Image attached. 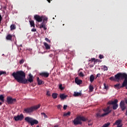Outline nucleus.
<instances>
[{"label": "nucleus", "instance_id": "1", "mask_svg": "<svg viewBox=\"0 0 127 127\" xmlns=\"http://www.w3.org/2000/svg\"><path fill=\"white\" fill-rule=\"evenodd\" d=\"M12 76L18 82L24 84L33 82L34 77L31 73L28 75L29 77L26 78V74L23 70H18L16 72H13Z\"/></svg>", "mask_w": 127, "mask_h": 127}, {"label": "nucleus", "instance_id": "2", "mask_svg": "<svg viewBox=\"0 0 127 127\" xmlns=\"http://www.w3.org/2000/svg\"><path fill=\"white\" fill-rule=\"evenodd\" d=\"M115 77L118 80H123L125 79L123 86H127V73H125V72H119V73L116 74ZM126 89H127V86Z\"/></svg>", "mask_w": 127, "mask_h": 127}, {"label": "nucleus", "instance_id": "3", "mask_svg": "<svg viewBox=\"0 0 127 127\" xmlns=\"http://www.w3.org/2000/svg\"><path fill=\"white\" fill-rule=\"evenodd\" d=\"M103 111L105 112V113L102 115H100L99 113H98L96 114V117L97 119H99L100 118L104 117L105 116L108 115L112 112V111L110 110V106H108L107 108L103 109Z\"/></svg>", "mask_w": 127, "mask_h": 127}, {"label": "nucleus", "instance_id": "4", "mask_svg": "<svg viewBox=\"0 0 127 127\" xmlns=\"http://www.w3.org/2000/svg\"><path fill=\"white\" fill-rule=\"evenodd\" d=\"M41 105L39 104L38 105L31 107L30 108H27L24 109L23 113L26 114H30L32 113L34 111L37 110L38 109L40 108Z\"/></svg>", "mask_w": 127, "mask_h": 127}, {"label": "nucleus", "instance_id": "5", "mask_svg": "<svg viewBox=\"0 0 127 127\" xmlns=\"http://www.w3.org/2000/svg\"><path fill=\"white\" fill-rule=\"evenodd\" d=\"M24 120L26 122H27L29 124H30L31 126L39 124V122L37 120H34L33 118H31L30 117H26Z\"/></svg>", "mask_w": 127, "mask_h": 127}, {"label": "nucleus", "instance_id": "6", "mask_svg": "<svg viewBox=\"0 0 127 127\" xmlns=\"http://www.w3.org/2000/svg\"><path fill=\"white\" fill-rule=\"evenodd\" d=\"M118 103V100L116 99L114 101H109L108 103V105H113V109L114 110H116V109H117V108L119 107Z\"/></svg>", "mask_w": 127, "mask_h": 127}, {"label": "nucleus", "instance_id": "7", "mask_svg": "<svg viewBox=\"0 0 127 127\" xmlns=\"http://www.w3.org/2000/svg\"><path fill=\"white\" fill-rule=\"evenodd\" d=\"M34 19L38 22H41L43 19V16H40L39 15L36 14L34 16Z\"/></svg>", "mask_w": 127, "mask_h": 127}, {"label": "nucleus", "instance_id": "8", "mask_svg": "<svg viewBox=\"0 0 127 127\" xmlns=\"http://www.w3.org/2000/svg\"><path fill=\"white\" fill-rule=\"evenodd\" d=\"M7 102L8 104H13L14 103L16 102V99H12V98L10 97H7Z\"/></svg>", "mask_w": 127, "mask_h": 127}, {"label": "nucleus", "instance_id": "9", "mask_svg": "<svg viewBox=\"0 0 127 127\" xmlns=\"http://www.w3.org/2000/svg\"><path fill=\"white\" fill-rule=\"evenodd\" d=\"M24 117L22 114H21L20 115H17V116L14 117V120L15 121H22L24 119Z\"/></svg>", "mask_w": 127, "mask_h": 127}, {"label": "nucleus", "instance_id": "10", "mask_svg": "<svg viewBox=\"0 0 127 127\" xmlns=\"http://www.w3.org/2000/svg\"><path fill=\"white\" fill-rule=\"evenodd\" d=\"M73 122L74 125H81L82 124V123H81V122H80L79 116L77 117L76 119H75Z\"/></svg>", "mask_w": 127, "mask_h": 127}, {"label": "nucleus", "instance_id": "11", "mask_svg": "<svg viewBox=\"0 0 127 127\" xmlns=\"http://www.w3.org/2000/svg\"><path fill=\"white\" fill-rule=\"evenodd\" d=\"M39 75L42 77H44L47 78L49 77L50 73L49 72H47L46 71H43V72H41L39 73Z\"/></svg>", "mask_w": 127, "mask_h": 127}, {"label": "nucleus", "instance_id": "12", "mask_svg": "<svg viewBox=\"0 0 127 127\" xmlns=\"http://www.w3.org/2000/svg\"><path fill=\"white\" fill-rule=\"evenodd\" d=\"M120 106L122 109V111H124L126 109V107L125 106V102L124 101H122L120 103Z\"/></svg>", "mask_w": 127, "mask_h": 127}, {"label": "nucleus", "instance_id": "13", "mask_svg": "<svg viewBox=\"0 0 127 127\" xmlns=\"http://www.w3.org/2000/svg\"><path fill=\"white\" fill-rule=\"evenodd\" d=\"M75 82L77 85H80L82 83V80H81V79H78V77H76L75 79Z\"/></svg>", "mask_w": 127, "mask_h": 127}, {"label": "nucleus", "instance_id": "14", "mask_svg": "<svg viewBox=\"0 0 127 127\" xmlns=\"http://www.w3.org/2000/svg\"><path fill=\"white\" fill-rule=\"evenodd\" d=\"M37 81L38 82V85H41L44 83V81H43V80H42V79H39V77H37Z\"/></svg>", "mask_w": 127, "mask_h": 127}, {"label": "nucleus", "instance_id": "15", "mask_svg": "<svg viewBox=\"0 0 127 127\" xmlns=\"http://www.w3.org/2000/svg\"><path fill=\"white\" fill-rule=\"evenodd\" d=\"M45 25H46V23L42 22L40 26V29L44 28V30H47V28L46 27Z\"/></svg>", "mask_w": 127, "mask_h": 127}, {"label": "nucleus", "instance_id": "16", "mask_svg": "<svg viewBox=\"0 0 127 127\" xmlns=\"http://www.w3.org/2000/svg\"><path fill=\"white\" fill-rule=\"evenodd\" d=\"M29 22H30L31 27H33V28L35 27V23H34V20H30Z\"/></svg>", "mask_w": 127, "mask_h": 127}, {"label": "nucleus", "instance_id": "17", "mask_svg": "<svg viewBox=\"0 0 127 127\" xmlns=\"http://www.w3.org/2000/svg\"><path fill=\"white\" fill-rule=\"evenodd\" d=\"M121 83H117V84L115 85V87L117 88L118 89H120V88H123L126 86H123V83L122 86H120Z\"/></svg>", "mask_w": 127, "mask_h": 127}, {"label": "nucleus", "instance_id": "18", "mask_svg": "<svg viewBox=\"0 0 127 127\" xmlns=\"http://www.w3.org/2000/svg\"><path fill=\"white\" fill-rule=\"evenodd\" d=\"M80 121H83V122H85L86 121L88 120L87 119L85 118V117H83V116H78Z\"/></svg>", "mask_w": 127, "mask_h": 127}, {"label": "nucleus", "instance_id": "19", "mask_svg": "<svg viewBox=\"0 0 127 127\" xmlns=\"http://www.w3.org/2000/svg\"><path fill=\"white\" fill-rule=\"evenodd\" d=\"M12 39V35L8 34L6 37V39L7 40L11 41Z\"/></svg>", "mask_w": 127, "mask_h": 127}, {"label": "nucleus", "instance_id": "20", "mask_svg": "<svg viewBox=\"0 0 127 127\" xmlns=\"http://www.w3.org/2000/svg\"><path fill=\"white\" fill-rule=\"evenodd\" d=\"M44 46L46 47V50H50L51 48L50 46L46 42H44Z\"/></svg>", "mask_w": 127, "mask_h": 127}, {"label": "nucleus", "instance_id": "21", "mask_svg": "<svg viewBox=\"0 0 127 127\" xmlns=\"http://www.w3.org/2000/svg\"><path fill=\"white\" fill-rule=\"evenodd\" d=\"M67 97V95H65L64 94H61L60 96V98H61L62 100H64Z\"/></svg>", "mask_w": 127, "mask_h": 127}, {"label": "nucleus", "instance_id": "22", "mask_svg": "<svg viewBox=\"0 0 127 127\" xmlns=\"http://www.w3.org/2000/svg\"><path fill=\"white\" fill-rule=\"evenodd\" d=\"M122 122V121L121 120H118L116 122V123L114 124V125H116L117 126H119Z\"/></svg>", "mask_w": 127, "mask_h": 127}, {"label": "nucleus", "instance_id": "23", "mask_svg": "<svg viewBox=\"0 0 127 127\" xmlns=\"http://www.w3.org/2000/svg\"><path fill=\"white\" fill-rule=\"evenodd\" d=\"M0 101L2 103H4V96L3 95H0Z\"/></svg>", "mask_w": 127, "mask_h": 127}, {"label": "nucleus", "instance_id": "24", "mask_svg": "<svg viewBox=\"0 0 127 127\" xmlns=\"http://www.w3.org/2000/svg\"><path fill=\"white\" fill-rule=\"evenodd\" d=\"M94 79H95V77H94L93 74H92L91 75H90V81L91 83H92L93 82Z\"/></svg>", "mask_w": 127, "mask_h": 127}, {"label": "nucleus", "instance_id": "25", "mask_svg": "<svg viewBox=\"0 0 127 127\" xmlns=\"http://www.w3.org/2000/svg\"><path fill=\"white\" fill-rule=\"evenodd\" d=\"M115 77H114V76H111V77H110V79L111 80H114V81L117 80L118 82H119L120 79H117L116 78V75L115 76Z\"/></svg>", "mask_w": 127, "mask_h": 127}, {"label": "nucleus", "instance_id": "26", "mask_svg": "<svg viewBox=\"0 0 127 127\" xmlns=\"http://www.w3.org/2000/svg\"><path fill=\"white\" fill-rule=\"evenodd\" d=\"M82 95L81 93L80 92H74V96L75 97H78V96H81Z\"/></svg>", "mask_w": 127, "mask_h": 127}, {"label": "nucleus", "instance_id": "27", "mask_svg": "<svg viewBox=\"0 0 127 127\" xmlns=\"http://www.w3.org/2000/svg\"><path fill=\"white\" fill-rule=\"evenodd\" d=\"M15 25L14 24H12L10 25V30L11 31H12L13 30H15Z\"/></svg>", "mask_w": 127, "mask_h": 127}, {"label": "nucleus", "instance_id": "28", "mask_svg": "<svg viewBox=\"0 0 127 127\" xmlns=\"http://www.w3.org/2000/svg\"><path fill=\"white\" fill-rule=\"evenodd\" d=\"M57 96H58V94L57 93H53L52 94V97L53 98V99H56L57 98Z\"/></svg>", "mask_w": 127, "mask_h": 127}, {"label": "nucleus", "instance_id": "29", "mask_svg": "<svg viewBox=\"0 0 127 127\" xmlns=\"http://www.w3.org/2000/svg\"><path fill=\"white\" fill-rule=\"evenodd\" d=\"M70 114H71V113L70 112H67L66 113H64V117L69 116L70 115Z\"/></svg>", "mask_w": 127, "mask_h": 127}, {"label": "nucleus", "instance_id": "30", "mask_svg": "<svg viewBox=\"0 0 127 127\" xmlns=\"http://www.w3.org/2000/svg\"><path fill=\"white\" fill-rule=\"evenodd\" d=\"M43 23H45V21H46V23H47V21H48V18L47 17H44V16H43Z\"/></svg>", "mask_w": 127, "mask_h": 127}, {"label": "nucleus", "instance_id": "31", "mask_svg": "<svg viewBox=\"0 0 127 127\" xmlns=\"http://www.w3.org/2000/svg\"><path fill=\"white\" fill-rule=\"evenodd\" d=\"M110 125V123H108L107 124H105L102 127H109V126Z\"/></svg>", "mask_w": 127, "mask_h": 127}, {"label": "nucleus", "instance_id": "32", "mask_svg": "<svg viewBox=\"0 0 127 127\" xmlns=\"http://www.w3.org/2000/svg\"><path fill=\"white\" fill-rule=\"evenodd\" d=\"M6 71H2V70H0V76L2 74H6Z\"/></svg>", "mask_w": 127, "mask_h": 127}, {"label": "nucleus", "instance_id": "33", "mask_svg": "<svg viewBox=\"0 0 127 127\" xmlns=\"http://www.w3.org/2000/svg\"><path fill=\"white\" fill-rule=\"evenodd\" d=\"M94 88L92 86L90 85L89 86V90L90 91V92H92L93 91Z\"/></svg>", "mask_w": 127, "mask_h": 127}, {"label": "nucleus", "instance_id": "34", "mask_svg": "<svg viewBox=\"0 0 127 127\" xmlns=\"http://www.w3.org/2000/svg\"><path fill=\"white\" fill-rule=\"evenodd\" d=\"M78 75L80 77H83L84 76V74H83V72L81 71L80 72H79V73H78Z\"/></svg>", "mask_w": 127, "mask_h": 127}, {"label": "nucleus", "instance_id": "35", "mask_svg": "<svg viewBox=\"0 0 127 127\" xmlns=\"http://www.w3.org/2000/svg\"><path fill=\"white\" fill-rule=\"evenodd\" d=\"M41 115H44V117L45 119H46V118H48V116L44 113H42Z\"/></svg>", "mask_w": 127, "mask_h": 127}, {"label": "nucleus", "instance_id": "36", "mask_svg": "<svg viewBox=\"0 0 127 127\" xmlns=\"http://www.w3.org/2000/svg\"><path fill=\"white\" fill-rule=\"evenodd\" d=\"M45 40L48 43H51V41L50 39H49L48 38L46 37Z\"/></svg>", "mask_w": 127, "mask_h": 127}, {"label": "nucleus", "instance_id": "37", "mask_svg": "<svg viewBox=\"0 0 127 127\" xmlns=\"http://www.w3.org/2000/svg\"><path fill=\"white\" fill-rule=\"evenodd\" d=\"M59 88L62 90H63L64 89V88L63 87L62 84L60 85Z\"/></svg>", "mask_w": 127, "mask_h": 127}, {"label": "nucleus", "instance_id": "38", "mask_svg": "<svg viewBox=\"0 0 127 127\" xmlns=\"http://www.w3.org/2000/svg\"><path fill=\"white\" fill-rule=\"evenodd\" d=\"M104 71H107L108 70V67L106 66V65H104Z\"/></svg>", "mask_w": 127, "mask_h": 127}, {"label": "nucleus", "instance_id": "39", "mask_svg": "<svg viewBox=\"0 0 127 127\" xmlns=\"http://www.w3.org/2000/svg\"><path fill=\"white\" fill-rule=\"evenodd\" d=\"M97 61H98V60H96V61H95V59H91V60H90V61H91L92 62L94 61V63H95L97 62Z\"/></svg>", "mask_w": 127, "mask_h": 127}, {"label": "nucleus", "instance_id": "40", "mask_svg": "<svg viewBox=\"0 0 127 127\" xmlns=\"http://www.w3.org/2000/svg\"><path fill=\"white\" fill-rule=\"evenodd\" d=\"M104 88H105V89L107 90V89H108V85H106V83H104Z\"/></svg>", "mask_w": 127, "mask_h": 127}, {"label": "nucleus", "instance_id": "41", "mask_svg": "<svg viewBox=\"0 0 127 127\" xmlns=\"http://www.w3.org/2000/svg\"><path fill=\"white\" fill-rule=\"evenodd\" d=\"M31 31L33 32H36L37 29L36 28H34V27L33 29H31Z\"/></svg>", "mask_w": 127, "mask_h": 127}, {"label": "nucleus", "instance_id": "42", "mask_svg": "<svg viewBox=\"0 0 127 127\" xmlns=\"http://www.w3.org/2000/svg\"><path fill=\"white\" fill-rule=\"evenodd\" d=\"M24 62V60H21V61H20V62H19V64H23V63Z\"/></svg>", "mask_w": 127, "mask_h": 127}, {"label": "nucleus", "instance_id": "43", "mask_svg": "<svg viewBox=\"0 0 127 127\" xmlns=\"http://www.w3.org/2000/svg\"><path fill=\"white\" fill-rule=\"evenodd\" d=\"M104 56H103V55H100V56H99V58H100V59H103L104 58Z\"/></svg>", "mask_w": 127, "mask_h": 127}, {"label": "nucleus", "instance_id": "44", "mask_svg": "<svg viewBox=\"0 0 127 127\" xmlns=\"http://www.w3.org/2000/svg\"><path fill=\"white\" fill-rule=\"evenodd\" d=\"M62 106L61 105H59L57 106V108L58 109H61Z\"/></svg>", "mask_w": 127, "mask_h": 127}, {"label": "nucleus", "instance_id": "45", "mask_svg": "<svg viewBox=\"0 0 127 127\" xmlns=\"http://www.w3.org/2000/svg\"><path fill=\"white\" fill-rule=\"evenodd\" d=\"M47 96H51V94H50V92L48 91H47V94H46Z\"/></svg>", "mask_w": 127, "mask_h": 127}, {"label": "nucleus", "instance_id": "46", "mask_svg": "<svg viewBox=\"0 0 127 127\" xmlns=\"http://www.w3.org/2000/svg\"><path fill=\"white\" fill-rule=\"evenodd\" d=\"M1 20H2V17H1V15L0 14V23L1 22Z\"/></svg>", "mask_w": 127, "mask_h": 127}, {"label": "nucleus", "instance_id": "47", "mask_svg": "<svg viewBox=\"0 0 127 127\" xmlns=\"http://www.w3.org/2000/svg\"><path fill=\"white\" fill-rule=\"evenodd\" d=\"M90 122H91V120L88 121V122L89 123V124H88L89 126H92V123H89Z\"/></svg>", "mask_w": 127, "mask_h": 127}, {"label": "nucleus", "instance_id": "48", "mask_svg": "<svg viewBox=\"0 0 127 127\" xmlns=\"http://www.w3.org/2000/svg\"><path fill=\"white\" fill-rule=\"evenodd\" d=\"M67 106L66 105H64V110H65L67 108Z\"/></svg>", "mask_w": 127, "mask_h": 127}, {"label": "nucleus", "instance_id": "49", "mask_svg": "<svg viewBox=\"0 0 127 127\" xmlns=\"http://www.w3.org/2000/svg\"><path fill=\"white\" fill-rule=\"evenodd\" d=\"M100 75H101V73H97V77H99Z\"/></svg>", "mask_w": 127, "mask_h": 127}, {"label": "nucleus", "instance_id": "50", "mask_svg": "<svg viewBox=\"0 0 127 127\" xmlns=\"http://www.w3.org/2000/svg\"><path fill=\"white\" fill-rule=\"evenodd\" d=\"M2 103H3L2 102H0V106L2 105Z\"/></svg>", "mask_w": 127, "mask_h": 127}, {"label": "nucleus", "instance_id": "51", "mask_svg": "<svg viewBox=\"0 0 127 127\" xmlns=\"http://www.w3.org/2000/svg\"><path fill=\"white\" fill-rule=\"evenodd\" d=\"M126 101V103L127 104V98L125 100Z\"/></svg>", "mask_w": 127, "mask_h": 127}, {"label": "nucleus", "instance_id": "52", "mask_svg": "<svg viewBox=\"0 0 127 127\" xmlns=\"http://www.w3.org/2000/svg\"><path fill=\"white\" fill-rule=\"evenodd\" d=\"M47 1H48L49 3L51 2V0H47Z\"/></svg>", "mask_w": 127, "mask_h": 127}, {"label": "nucleus", "instance_id": "53", "mask_svg": "<svg viewBox=\"0 0 127 127\" xmlns=\"http://www.w3.org/2000/svg\"><path fill=\"white\" fill-rule=\"evenodd\" d=\"M59 127V126L56 125V126H55L54 127Z\"/></svg>", "mask_w": 127, "mask_h": 127}, {"label": "nucleus", "instance_id": "54", "mask_svg": "<svg viewBox=\"0 0 127 127\" xmlns=\"http://www.w3.org/2000/svg\"><path fill=\"white\" fill-rule=\"evenodd\" d=\"M126 115L127 116V110L126 111Z\"/></svg>", "mask_w": 127, "mask_h": 127}, {"label": "nucleus", "instance_id": "55", "mask_svg": "<svg viewBox=\"0 0 127 127\" xmlns=\"http://www.w3.org/2000/svg\"><path fill=\"white\" fill-rule=\"evenodd\" d=\"M122 127V126H118V127Z\"/></svg>", "mask_w": 127, "mask_h": 127}, {"label": "nucleus", "instance_id": "56", "mask_svg": "<svg viewBox=\"0 0 127 127\" xmlns=\"http://www.w3.org/2000/svg\"><path fill=\"white\" fill-rule=\"evenodd\" d=\"M51 56H52V55H50V57H51Z\"/></svg>", "mask_w": 127, "mask_h": 127}, {"label": "nucleus", "instance_id": "57", "mask_svg": "<svg viewBox=\"0 0 127 127\" xmlns=\"http://www.w3.org/2000/svg\"><path fill=\"white\" fill-rule=\"evenodd\" d=\"M39 127V126H37V127Z\"/></svg>", "mask_w": 127, "mask_h": 127}, {"label": "nucleus", "instance_id": "58", "mask_svg": "<svg viewBox=\"0 0 127 127\" xmlns=\"http://www.w3.org/2000/svg\"><path fill=\"white\" fill-rule=\"evenodd\" d=\"M50 1H52V0H50Z\"/></svg>", "mask_w": 127, "mask_h": 127}, {"label": "nucleus", "instance_id": "59", "mask_svg": "<svg viewBox=\"0 0 127 127\" xmlns=\"http://www.w3.org/2000/svg\"><path fill=\"white\" fill-rule=\"evenodd\" d=\"M64 24H63V26H64Z\"/></svg>", "mask_w": 127, "mask_h": 127}]
</instances>
